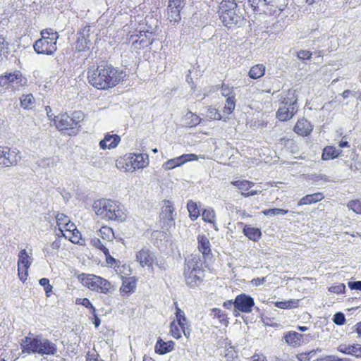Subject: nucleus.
Here are the masks:
<instances>
[{
	"mask_svg": "<svg viewBox=\"0 0 361 361\" xmlns=\"http://www.w3.org/2000/svg\"><path fill=\"white\" fill-rule=\"evenodd\" d=\"M95 214L107 221L123 222L127 218V211L118 200L100 198L92 204Z\"/></svg>",
	"mask_w": 361,
	"mask_h": 361,
	"instance_id": "obj_2",
	"label": "nucleus"
},
{
	"mask_svg": "<svg viewBox=\"0 0 361 361\" xmlns=\"http://www.w3.org/2000/svg\"><path fill=\"white\" fill-rule=\"evenodd\" d=\"M75 304L84 306L85 307L89 309L90 310L91 313L94 314L96 308L92 304V302H90V300L88 298H77L75 300Z\"/></svg>",
	"mask_w": 361,
	"mask_h": 361,
	"instance_id": "obj_51",
	"label": "nucleus"
},
{
	"mask_svg": "<svg viewBox=\"0 0 361 361\" xmlns=\"http://www.w3.org/2000/svg\"><path fill=\"white\" fill-rule=\"evenodd\" d=\"M32 264V259L27 255L26 250L19 252L18 260V275L19 279L25 282L28 276V269Z\"/></svg>",
	"mask_w": 361,
	"mask_h": 361,
	"instance_id": "obj_16",
	"label": "nucleus"
},
{
	"mask_svg": "<svg viewBox=\"0 0 361 361\" xmlns=\"http://www.w3.org/2000/svg\"><path fill=\"white\" fill-rule=\"evenodd\" d=\"M16 82L20 86H23L27 82V79L23 77L20 71H15L13 73H6L0 75V87L11 85Z\"/></svg>",
	"mask_w": 361,
	"mask_h": 361,
	"instance_id": "obj_19",
	"label": "nucleus"
},
{
	"mask_svg": "<svg viewBox=\"0 0 361 361\" xmlns=\"http://www.w3.org/2000/svg\"><path fill=\"white\" fill-rule=\"evenodd\" d=\"M121 137L117 134H111L107 133L104 135V138L99 142V147L103 149H115L121 142Z\"/></svg>",
	"mask_w": 361,
	"mask_h": 361,
	"instance_id": "obj_25",
	"label": "nucleus"
},
{
	"mask_svg": "<svg viewBox=\"0 0 361 361\" xmlns=\"http://www.w3.org/2000/svg\"><path fill=\"white\" fill-rule=\"evenodd\" d=\"M40 34L41 38L33 45L34 50L38 54L52 55L57 50L58 32L51 28H47L42 30Z\"/></svg>",
	"mask_w": 361,
	"mask_h": 361,
	"instance_id": "obj_9",
	"label": "nucleus"
},
{
	"mask_svg": "<svg viewBox=\"0 0 361 361\" xmlns=\"http://www.w3.org/2000/svg\"><path fill=\"white\" fill-rule=\"evenodd\" d=\"M311 352L300 353L296 355L298 361H310Z\"/></svg>",
	"mask_w": 361,
	"mask_h": 361,
	"instance_id": "obj_58",
	"label": "nucleus"
},
{
	"mask_svg": "<svg viewBox=\"0 0 361 361\" xmlns=\"http://www.w3.org/2000/svg\"><path fill=\"white\" fill-rule=\"evenodd\" d=\"M57 235L58 238L54 242H52L50 245L51 248L54 250H58L61 246V238L63 236H61V234H57Z\"/></svg>",
	"mask_w": 361,
	"mask_h": 361,
	"instance_id": "obj_59",
	"label": "nucleus"
},
{
	"mask_svg": "<svg viewBox=\"0 0 361 361\" xmlns=\"http://www.w3.org/2000/svg\"><path fill=\"white\" fill-rule=\"evenodd\" d=\"M116 273L120 276L121 280L128 278V276L131 274V268L129 264L126 263L121 264L120 262L114 266Z\"/></svg>",
	"mask_w": 361,
	"mask_h": 361,
	"instance_id": "obj_40",
	"label": "nucleus"
},
{
	"mask_svg": "<svg viewBox=\"0 0 361 361\" xmlns=\"http://www.w3.org/2000/svg\"><path fill=\"white\" fill-rule=\"evenodd\" d=\"M235 309L241 312L250 313L255 305L254 299L245 293H241L237 295L233 302Z\"/></svg>",
	"mask_w": 361,
	"mask_h": 361,
	"instance_id": "obj_18",
	"label": "nucleus"
},
{
	"mask_svg": "<svg viewBox=\"0 0 361 361\" xmlns=\"http://www.w3.org/2000/svg\"><path fill=\"white\" fill-rule=\"evenodd\" d=\"M265 277L255 278L251 281V283L255 286H259L265 282Z\"/></svg>",
	"mask_w": 361,
	"mask_h": 361,
	"instance_id": "obj_61",
	"label": "nucleus"
},
{
	"mask_svg": "<svg viewBox=\"0 0 361 361\" xmlns=\"http://www.w3.org/2000/svg\"><path fill=\"white\" fill-rule=\"evenodd\" d=\"M341 151L336 149L334 146H326L324 148L322 159L324 161L334 159L339 157Z\"/></svg>",
	"mask_w": 361,
	"mask_h": 361,
	"instance_id": "obj_39",
	"label": "nucleus"
},
{
	"mask_svg": "<svg viewBox=\"0 0 361 361\" xmlns=\"http://www.w3.org/2000/svg\"><path fill=\"white\" fill-rule=\"evenodd\" d=\"M266 72V68L264 64L258 63L252 66L248 72V76L254 80L263 77Z\"/></svg>",
	"mask_w": 361,
	"mask_h": 361,
	"instance_id": "obj_37",
	"label": "nucleus"
},
{
	"mask_svg": "<svg viewBox=\"0 0 361 361\" xmlns=\"http://www.w3.org/2000/svg\"><path fill=\"white\" fill-rule=\"evenodd\" d=\"M253 11L259 14H262L261 9L264 7L265 0H248Z\"/></svg>",
	"mask_w": 361,
	"mask_h": 361,
	"instance_id": "obj_52",
	"label": "nucleus"
},
{
	"mask_svg": "<svg viewBox=\"0 0 361 361\" xmlns=\"http://www.w3.org/2000/svg\"><path fill=\"white\" fill-rule=\"evenodd\" d=\"M324 199L323 192H317L312 194L306 195L302 197L298 202V206L308 205L321 202Z\"/></svg>",
	"mask_w": 361,
	"mask_h": 361,
	"instance_id": "obj_35",
	"label": "nucleus"
},
{
	"mask_svg": "<svg viewBox=\"0 0 361 361\" xmlns=\"http://www.w3.org/2000/svg\"><path fill=\"white\" fill-rule=\"evenodd\" d=\"M348 286L351 290H361V281H354V282H351V281L348 282Z\"/></svg>",
	"mask_w": 361,
	"mask_h": 361,
	"instance_id": "obj_60",
	"label": "nucleus"
},
{
	"mask_svg": "<svg viewBox=\"0 0 361 361\" xmlns=\"http://www.w3.org/2000/svg\"><path fill=\"white\" fill-rule=\"evenodd\" d=\"M137 279L135 276L122 279L119 291L122 296H129L135 291Z\"/></svg>",
	"mask_w": 361,
	"mask_h": 361,
	"instance_id": "obj_28",
	"label": "nucleus"
},
{
	"mask_svg": "<svg viewBox=\"0 0 361 361\" xmlns=\"http://www.w3.org/2000/svg\"><path fill=\"white\" fill-rule=\"evenodd\" d=\"M137 39L134 40L132 43V47L135 50H140L145 47L150 46L153 42V35L152 32L140 31L139 35H137Z\"/></svg>",
	"mask_w": 361,
	"mask_h": 361,
	"instance_id": "obj_21",
	"label": "nucleus"
},
{
	"mask_svg": "<svg viewBox=\"0 0 361 361\" xmlns=\"http://www.w3.org/2000/svg\"><path fill=\"white\" fill-rule=\"evenodd\" d=\"M55 219L56 228L61 236L74 244H82L84 240L82 238L81 233L67 215L59 212L56 214Z\"/></svg>",
	"mask_w": 361,
	"mask_h": 361,
	"instance_id": "obj_8",
	"label": "nucleus"
},
{
	"mask_svg": "<svg viewBox=\"0 0 361 361\" xmlns=\"http://www.w3.org/2000/svg\"><path fill=\"white\" fill-rule=\"evenodd\" d=\"M314 361H336V359L333 356H325L323 357L317 358Z\"/></svg>",
	"mask_w": 361,
	"mask_h": 361,
	"instance_id": "obj_64",
	"label": "nucleus"
},
{
	"mask_svg": "<svg viewBox=\"0 0 361 361\" xmlns=\"http://www.w3.org/2000/svg\"><path fill=\"white\" fill-rule=\"evenodd\" d=\"M218 13L222 23L228 28L238 26L243 19L234 0H222L219 6Z\"/></svg>",
	"mask_w": 361,
	"mask_h": 361,
	"instance_id": "obj_7",
	"label": "nucleus"
},
{
	"mask_svg": "<svg viewBox=\"0 0 361 361\" xmlns=\"http://www.w3.org/2000/svg\"><path fill=\"white\" fill-rule=\"evenodd\" d=\"M252 361H267V357L263 354H255L252 357Z\"/></svg>",
	"mask_w": 361,
	"mask_h": 361,
	"instance_id": "obj_62",
	"label": "nucleus"
},
{
	"mask_svg": "<svg viewBox=\"0 0 361 361\" xmlns=\"http://www.w3.org/2000/svg\"><path fill=\"white\" fill-rule=\"evenodd\" d=\"M298 111V106L284 105L279 106L276 112V118L281 122L291 120Z\"/></svg>",
	"mask_w": 361,
	"mask_h": 361,
	"instance_id": "obj_20",
	"label": "nucleus"
},
{
	"mask_svg": "<svg viewBox=\"0 0 361 361\" xmlns=\"http://www.w3.org/2000/svg\"><path fill=\"white\" fill-rule=\"evenodd\" d=\"M79 282L91 291L104 295L112 294L114 286L109 280L93 274L81 273L77 276Z\"/></svg>",
	"mask_w": 361,
	"mask_h": 361,
	"instance_id": "obj_6",
	"label": "nucleus"
},
{
	"mask_svg": "<svg viewBox=\"0 0 361 361\" xmlns=\"http://www.w3.org/2000/svg\"><path fill=\"white\" fill-rule=\"evenodd\" d=\"M91 244L94 248L102 251L104 253L106 262L111 267H114V265H116L119 263V262H117V260L110 255L109 249L102 243L99 238L92 239L91 240Z\"/></svg>",
	"mask_w": 361,
	"mask_h": 361,
	"instance_id": "obj_26",
	"label": "nucleus"
},
{
	"mask_svg": "<svg viewBox=\"0 0 361 361\" xmlns=\"http://www.w3.org/2000/svg\"><path fill=\"white\" fill-rule=\"evenodd\" d=\"M89 27H84L80 32H79L78 37L75 44V49L76 51L84 52L90 49L91 42L89 39Z\"/></svg>",
	"mask_w": 361,
	"mask_h": 361,
	"instance_id": "obj_22",
	"label": "nucleus"
},
{
	"mask_svg": "<svg viewBox=\"0 0 361 361\" xmlns=\"http://www.w3.org/2000/svg\"><path fill=\"white\" fill-rule=\"evenodd\" d=\"M236 106V99L234 97H228L226 99L223 108V114L224 116L231 115L235 110Z\"/></svg>",
	"mask_w": 361,
	"mask_h": 361,
	"instance_id": "obj_42",
	"label": "nucleus"
},
{
	"mask_svg": "<svg viewBox=\"0 0 361 361\" xmlns=\"http://www.w3.org/2000/svg\"><path fill=\"white\" fill-rule=\"evenodd\" d=\"M349 209H351L357 214H361V200L359 199L352 200L347 204Z\"/></svg>",
	"mask_w": 361,
	"mask_h": 361,
	"instance_id": "obj_50",
	"label": "nucleus"
},
{
	"mask_svg": "<svg viewBox=\"0 0 361 361\" xmlns=\"http://www.w3.org/2000/svg\"><path fill=\"white\" fill-rule=\"evenodd\" d=\"M212 313L214 314V317L218 319L221 324L224 326H227L228 324V318L225 312L222 311L219 308L215 307L212 309Z\"/></svg>",
	"mask_w": 361,
	"mask_h": 361,
	"instance_id": "obj_44",
	"label": "nucleus"
},
{
	"mask_svg": "<svg viewBox=\"0 0 361 361\" xmlns=\"http://www.w3.org/2000/svg\"><path fill=\"white\" fill-rule=\"evenodd\" d=\"M98 357V354L92 355L91 356H90V355L87 354L86 357V361H103L102 360H99Z\"/></svg>",
	"mask_w": 361,
	"mask_h": 361,
	"instance_id": "obj_63",
	"label": "nucleus"
},
{
	"mask_svg": "<svg viewBox=\"0 0 361 361\" xmlns=\"http://www.w3.org/2000/svg\"><path fill=\"white\" fill-rule=\"evenodd\" d=\"M202 219L204 222L214 224L216 214L213 209H204L202 213Z\"/></svg>",
	"mask_w": 361,
	"mask_h": 361,
	"instance_id": "obj_47",
	"label": "nucleus"
},
{
	"mask_svg": "<svg viewBox=\"0 0 361 361\" xmlns=\"http://www.w3.org/2000/svg\"><path fill=\"white\" fill-rule=\"evenodd\" d=\"M187 209L189 212V217L192 221H195L200 216V209L196 202L192 200L188 201Z\"/></svg>",
	"mask_w": 361,
	"mask_h": 361,
	"instance_id": "obj_43",
	"label": "nucleus"
},
{
	"mask_svg": "<svg viewBox=\"0 0 361 361\" xmlns=\"http://www.w3.org/2000/svg\"><path fill=\"white\" fill-rule=\"evenodd\" d=\"M207 117L210 120L220 121L223 118L218 109L209 106L207 109Z\"/></svg>",
	"mask_w": 361,
	"mask_h": 361,
	"instance_id": "obj_48",
	"label": "nucleus"
},
{
	"mask_svg": "<svg viewBox=\"0 0 361 361\" xmlns=\"http://www.w3.org/2000/svg\"><path fill=\"white\" fill-rule=\"evenodd\" d=\"M23 352L27 353H37L40 355H53L57 352L55 343L40 336H26L23 340Z\"/></svg>",
	"mask_w": 361,
	"mask_h": 361,
	"instance_id": "obj_5",
	"label": "nucleus"
},
{
	"mask_svg": "<svg viewBox=\"0 0 361 361\" xmlns=\"http://www.w3.org/2000/svg\"><path fill=\"white\" fill-rule=\"evenodd\" d=\"M185 6L184 0H169L167 6V20L175 24L181 20L180 11Z\"/></svg>",
	"mask_w": 361,
	"mask_h": 361,
	"instance_id": "obj_15",
	"label": "nucleus"
},
{
	"mask_svg": "<svg viewBox=\"0 0 361 361\" xmlns=\"http://www.w3.org/2000/svg\"><path fill=\"white\" fill-rule=\"evenodd\" d=\"M231 184L238 188L241 192V195L247 197L259 194V192L257 190H251L255 185V183L247 180H238L231 182Z\"/></svg>",
	"mask_w": 361,
	"mask_h": 361,
	"instance_id": "obj_24",
	"label": "nucleus"
},
{
	"mask_svg": "<svg viewBox=\"0 0 361 361\" xmlns=\"http://www.w3.org/2000/svg\"><path fill=\"white\" fill-rule=\"evenodd\" d=\"M243 226V233L250 240L257 242L262 237L261 230L258 228L252 227L250 225L245 224L242 222L238 224Z\"/></svg>",
	"mask_w": 361,
	"mask_h": 361,
	"instance_id": "obj_34",
	"label": "nucleus"
},
{
	"mask_svg": "<svg viewBox=\"0 0 361 361\" xmlns=\"http://www.w3.org/2000/svg\"><path fill=\"white\" fill-rule=\"evenodd\" d=\"M334 322L337 325H343L345 322V317L343 313L337 312L334 316Z\"/></svg>",
	"mask_w": 361,
	"mask_h": 361,
	"instance_id": "obj_57",
	"label": "nucleus"
},
{
	"mask_svg": "<svg viewBox=\"0 0 361 361\" xmlns=\"http://www.w3.org/2000/svg\"><path fill=\"white\" fill-rule=\"evenodd\" d=\"M337 350L343 354L350 355L356 358H361V344L360 343H341L338 346Z\"/></svg>",
	"mask_w": 361,
	"mask_h": 361,
	"instance_id": "obj_29",
	"label": "nucleus"
},
{
	"mask_svg": "<svg viewBox=\"0 0 361 361\" xmlns=\"http://www.w3.org/2000/svg\"><path fill=\"white\" fill-rule=\"evenodd\" d=\"M39 284L44 287L47 297H50L52 293L53 286L50 284L49 280L47 278H42L39 281Z\"/></svg>",
	"mask_w": 361,
	"mask_h": 361,
	"instance_id": "obj_53",
	"label": "nucleus"
},
{
	"mask_svg": "<svg viewBox=\"0 0 361 361\" xmlns=\"http://www.w3.org/2000/svg\"><path fill=\"white\" fill-rule=\"evenodd\" d=\"M148 164V156L143 154H130L128 158H121L118 161V167L125 171H133L136 169H143Z\"/></svg>",
	"mask_w": 361,
	"mask_h": 361,
	"instance_id": "obj_11",
	"label": "nucleus"
},
{
	"mask_svg": "<svg viewBox=\"0 0 361 361\" xmlns=\"http://www.w3.org/2000/svg\"><path fill=\"white\" fill-rule=\"evenodd\" d=\"M276 307L282 310H290L298 308L300 306V300L298 299H290L286 301H276L274 302Z\"/></svg>",
	"mask_w": 361,
	"mask_h": 361,
	"instance_id": "obj_38",
	"label": "nucleus"
},
{
	"mask_svg": "<svg viewBox=\"0 0 361 361\" xmlns=\"http://www.w3.org/2000/svg\"><path fill=\"white\" fill-rule=\"evenodd\" d=\"M163 203L159 213V221L162 228L169 231L172 226H175V207L173 203L170 200H165Z\"/></svg>",
	"mask_w": 361,
	"mask_h": 361,
	"instance_id": "obj_12",
	"label": "nucleus"
},
{
	"mask_svg": "<svg viewBox=\"0 0 361 361\" xmlns=\"http://www.w3.org/2000/svg\"><path fill=\"white\" fill-rule=\"evenodd\" d=\"M183 276L186 285L190 288L200 286L204 281L205 270L200 256L191 255L185 261Z\"/></svg>",
	"mask_w": 361,
	"mask_h": 361,
	"instance_id": "obj_3",
	"label": "nucleus"
},
{
	"mask_svg": "<svg viewBox=\"0 0 361 361\" xmlns=\"http://www.w3.org/2000/svg\"><path fill=\"white\" fill-rule=\"evenodd\" d=\"M281 0H265L264 7L261 9L262 14L274 15L283 10V4Z\"/></svg>",
	"mask_w": 361,
	"mask_h": 361,
	"instance_id": "obj_31",
	"label": "nucleus"
},
{
	"mask_svg": "<svg viewBox=\"0 0 361 361\" xmlns=\"http://www.w3.org/2000/svg\"><path fill=\"white\" fill-rule=\"evenodd\" d=\"M35 103V99L32 94L23 95L20 98V105L25 109H32Z\"/></svg>",
	"mask_w": 361,
	"mask_h": 361,
	"instance_id": "obj_46",
	"label": "nucleus"
},
{
	"mask_svg": "<svg viewBox=\"0 0 361 361\" xmlns=\"http://www.w3.org/2000/svg\"><path fill=\"white\" fill-rule=\"evenodd\" d=\"M197 249L202 253V258L205 261L212 255L210 242L205 235L197 236Z\"/></svg>",
	"mask_w": 361,
	"mask_h": 361,
	"instance_id": "obj_27",
	"label": "nucleus"
},
{
	"mask_svg": "<svg viewBox=\"0 0 361 361\" xmlns=\"http://www.w3.org/2000/svg\"><path fill=\"white\" fill-rule=\"evenodd\" d=\"M175 343L173 341H164L161 338H158L154 351L159 355H164L171 352L174 349Z\"/></svg>",
	"mask_w": 361,
	"mask_h": 361,
	"instance_id": "obj_32",
	"label": "nucleus"
},
{
	"mask_svg": "<svg viewBox=\"0 0 361 361\" xmlns=\"http://www.w3.org/2000/svg\"><path fill=\"white\" fill-rule=\"evenodd\" d=\"M220 91L221 95L226 99L231 97H235L234 88L233 87L230 86L229 84L223 82L220 87Z\"/></svg>",
	"mask_w": 361,
	"mask_h": 361,
	"instance_id": "obj_49",
	"label": "nucleus"
},
{
	"mask_svg": "<svg viewBox=\"0 0 361 361\" xmlns=\"http://www.w3.org/2000/svg\"><path fill=\"white\" fill-rule=\"evenodd\" d=\"M20 159V153L16 149L0 146V168L15 166Z\"/></svg>",
	"mask_w": 361,
	"mask_h": 361,
	"instance_id": "obj_13",
	"label": "nucleus"
},
{
	"mask_svg": "<svg viewBox=\"0 0 361 361\" xmlns=\"http://www.w3.org/2000/svg\"><path fill=\"white\" fill-rule=\"evenodd\" d=\"M314 126L307 118L302 117L296 121L293 131L298 135L301 137H307L313 131Z\"/></svg>",
	"mask_w": 361,
	"mask_h": 361,
	"instance_id": "obj_23",
	"label": "nucleus"
},
{
	"mask_svg": "<svg viewBox=\"0 0 361 361\" xmlns=\"http://www.w3.org/2000/svg\"><path fill=\"white\" fill-rule=\"evenodd\" d=\"M312 55V52L308 50H300L297 52V57L302 61L310 60Z\"/></svg>",
	"mask_w": 361,
	"mask_h": 361,
	"instance_id": "obj_56",
	"label": "nucleus"
},
{
	"mask_svg": "<svg viewBox=\"0 0 361 361\" xmlns=\"http://www.w3.org/2000/svg\"><path fill=\"white\" fill-rule=\"evenodd\" d=\"M328 290L330 293H336V294H341L345 292V285L343 283L334 284L331 286Z\"/></svg>",
	"mask_w": 361,
	"mask_h": 361,
	"instance_id": "obj_54",
	"label": "nucleus"
},
{
	"mask_svg": "<svg viewBox=\"0 0 361 361\" xmlns=\"http://www.w3.org/2000/svg\"><path fill=\"white\" fill-rule=\"evenodd\" d=\"M98 235L105 242H112L115 238L114 229L106 225L102 226L99 228Z\"/></svg>",
	"mask_w": 361,
	"mask_h": 361,
	"instance_id": "obj_36",
	"label": "nucleus"
},
{
	"mask_svg": "<svg viewBox=\"0 0 361 361\" xmlns=\"http://www.w3.org/2000/svg\"><path fill=\"white\" fill-rule=\"evenodd\" d=\"M198 159V156L195 154H184L179 157L167 160L163 164V168L164 170H172L187 162L197 161Z\"/></svg>",
	"mask_w": 361,
	"mask_h": 361,
	"instance_id": "obj_17",
	"label": "nucleus"
},
{
	"mask_svg": "<svg viewBox=\"0 0 361 361\" xmlns=\"http://www.w3.org/2000/svg\"><path fill=\"white\" fill-rule=\"evenodd\" d=\"M85 119V114L81 111L71 113L63 112L55 116L53 122L56 128L61 132L69 135H75L80 128V123Z\"/></svg>",
	"mask_w": 361,
	"mask_h": 361,
	"instance_id": "obj_4",
	"label": "nucleus"
},
{
	"mask_svg": "<svg viewBox=\"0 0 361 361\" xmlns=\"http://www.w3.org/2000/svg\"><path fill=\"white\" fill-rule=\"evenodd\" d=\"M279 100L281 104L298 106L296 90L293 89H288L286 91H284L281 94Z\"/></svg>",
	"mask_w": 361,
	"mask_h": 361,
	"instance_id": "obj_33",
	"label": "nucleus"
},
{
	"mask_svg": "<svg viewBox=\"0 0 361 361\" xmlns=\"http://www.w3.org/2000/svg\"><path fill=\"white\" fill-rule=\"evenodd\" d=\"M288 212V210L280 209V208L268 209H265L262 212V213L265 216L286 214Z\"/></svg>",
	"mask_w": 361,
	"mask_h": 361,
	"instance_id": "obj_55",
	"label": "nucleus"
},
{
	"mask_svg": "<svg viewBox=\"0 0 361 361\" xmlns=\"http://www.w3.org/2000/svg\"><path fill=\"white\" fill-rule=\"evenodd\" d=\"M174 305L176 309L175 319L170 324L169 334L176 340L182 337V334L187 338H189L190 336V329L185 314L178 307L176 302H174Z\"/></svg>",
	"mask_w": 361,
	"mask_h": 361,
	"instance_id": "obj_10",
	"label": "nucleus"
},
{
	"mask_svg": "<svg viewBox=\"0 0 361 361\" xmlns=\"http://www.w3.org/2000/svg\"><path fill=\"white\" fill-rule=\"evenodd\" d=\"M185 120L186 125L190 128L197 126L202 121V118L199 116L191 111H189L186 114Z\"/></svg>",
	"mask_w": 361,
	"mask_h": 361,
	"instance_id": "obj_41",
	"label": "nucleus"
},
{
	"mask_svg": "<svg viewBox=\"0 0 361 361\" xmlns=\"http://www.w3.org/2000/svg\"><path fill=\"white\" fill-rule=\"evenodd\" d=\"M126 71L109 63L90 66L87 70L88 83L94 89L106 91L122 84L127 78Z\"/></svg>",
	"mask_w": 361,
	"mask_h": 361,
	"instance_id": "obj_1",
	"label": "nucleus"
},
{
	"mask_svg": "<svg viewBox=\"0 0 361 361\" xmlns=\"http://www.w3.org/2000/svg\"><path fill=\"white\" fill-rule=\"evenodd\" d=\"M283 339L288 345L298 348L303 343V335L295 331H289L284 334Z\"/></svg>",
	"mask_w": 361,
	"mask_h": 361,
	"instance_id": "obj_30",
	"label": "nucleus"
},
{
	"mask_svg": "<svg viewBox=\"0 0 361 361\" xmlns=\"http://www.w3.org/2000/svg\"><path fill=\"white\" fill-rule=\"evenodd\" d=\"M135 257L141 267L147 268L152 273L154 272V265H157V261L152 251L147 247H142L137 252Z\"/></svg>",
	"mask_w": 361,
	"mask_h": 361,
	"instance_id": "obj_14",
	"label": "nucleus"
},
{
	"mask_svg": "<svg viewBox=\"0 0 361 361\" xmlns=\"http://www.w3.org/2000/svg\"><path fill=\"white\" fill-rule=\"evenodd\" d=\"M10 52L9 42L6 40V37L0 35V59L7 57Z\"/></svg>",
	"mask_w": 361,
	"mask_h": 361,
	"instance_id": "obj_45",
	"label": "nucleus"
}]
</instances>
